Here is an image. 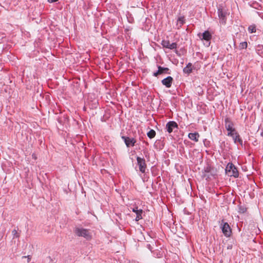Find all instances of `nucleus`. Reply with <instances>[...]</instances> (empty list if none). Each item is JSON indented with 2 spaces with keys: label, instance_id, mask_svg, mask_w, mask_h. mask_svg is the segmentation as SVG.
Instances as JSON below:
<instances>
[{
  "label": "nucleus",
  "instance_id": "f257e3e1",
  "mask_svg": "<svg viewBox=\"0 0 263 263\" xmlns=\"http://www.w3.org/2000/svg\"><path fill=\"white\" fill-rule=\"evenodd\" d=\"M226 174L230 177H234V178H238L239 176V173L237 167L232 163L229 162L225 169Z\"/></svg>",
  "mask_w": 263,
  "mask_h": 263
},
{
  "label": "nucleus",
  "instance_id": "f03ea898",
  "mask_svg": "<svg viewBox=\"0 0 263 263\" xmlns=\"http://www.w3.org/2000/svg\"><path fill=\"white\" fill-rule=\"evenodd\" d=\"M198 35L202 41H205V42H204V45L205 46H210L211 40L212 39V34L208 30L205 31L202 33H199Z\"/></svg>",
  "mask_w": 263,
  "mask_h": 263
},
{
  "label": "nucleus",
  "instance_id": "7ed1b4c3",
  "mask_svg": "<svg viewBox=\"0 0 263 263\" xmlns=\"http://www.w3.org/2000/svg\"><path fill=\"white\" fill-rule=\"evenodd\" d=\"M74 232L78 236L83 237L87 240L91 239V234L87 229L77 228L75 229Z\"/></svg>",
  "mask_w": 263,
  "mask_h": 263
},
{
  "label": "nucleus",
  "instance_id": "20e7f679",
  "mask_svg": "<svg viewBox=\"0 0 263 263\" xmlns=\"http://www.w3.org/2000/svg\"><path fill=\"white\" fill-rule=\"evenodd\" d=\"M220 228L223 234L226 237H228L231 236L232 230L228 222H224L223 220H222L221 221Z\"/></svg>",
  "mask_w": 263,
  "mask_h": 263
},
{
  "label": "nucleus",
  "instance_id": "39448f33",
  "mask_svg": "<svg viewBox=\"0 0 263 263\" xmlns=\"http://www.w3.org/2000/svg\"><path fill=\"white\" fill-rule=\"evenodd\" d=\"M136 159L140 172L142 173H145L147 167L145 159L137 156Z\"/></svg>",
  "mask_w": 263,
  "mask_h": 263
},
{
  "label": "nucleus",
  "instance_id": "423d86ee",
  "mask_svg": "<svg viewBox=\"0 0 263 263\" xmlns=\"http://www.w3.org/2000/svg\"><path fill=\"white\" fill-rule=\"evenodd\" d=\"M217 13L220 19V22L222 24H226V16L227 14L226 10L224 9L221 6H219L218 8Z\"/></svg>",
  "mask_w": 263,
  "mask_h": 263
},
{
  "label": "nucleus",
  "instance_id": "0eeeda50",
  "mask_svg": "<svg viewBox=\"0 0 263 263\" xmlns=\"http://www.w3.org/2000/svg\"><path fill=\"white\" fill-rule=\"evenodd\" d=\"M204 171L205 173L203 175V177L205 178L206 180L210 179L211 176H214L215 175L214 168L210 165H208L206 167H204Z\"/></svg>",
  "mask_w": 263,
  "mask_h": 263
},
{
  "label": "nucleus",
  "instance_id": "6e6552de",
  "mask_svg": "<svg viewBox=\"0 0 263 263\" xmlns=\"http://www.w3.org/2000/svg\"><path fill=\"white\" fill-rule=\"evenodd\" d=\"M121 138L124 140L125 145L127 147L134 146L136 143V140L134 138H130L126 136H122Z\"/></svg>",
  "mask_w": 263,
  "mask_h": 263
},
{
  "label": "nucleus",
  "instance_id": "1a4fd4ad",
  "mask_svg": "<svg viewBox=\"0 0 263 263\" xmlns=\"http://www.w3.org/2000/svg\"><path fill=\"white\" fill-rule=\"evenodd\" d=\"M161 45L164 48L170 49H175L177 48V44L176 43H171L168 40H163L162 41Z\"/></svg>",
  "mask_w": 263,
  "mask_h": 263
},
{
  "label": "nucleus",
  "instance_id": "9d476101",
  "mask_svg": "<svg viewBox=\"0 0 263 263\" xmlns=\"http://www.w3.org/2000/svg\"><path fill=\"white\" fill-rule=\"evenodd\" d=\"M165 128L168 133H171L174 128H178V125L176 122L171 121L166 123Z\"/></svg>",
  "mask_w": 263,
  "mask_h": 263
},
{
  "label": "nucleus",
  "instance_id": "9b49d317",
  "mask_svg": "<svg viewBox=\"0 0 263 263\" xmlns=\"http://www.w3.org/2000/svg\"><path fill=\"white\" fill-rule=\"evenodd\" d=\"M225 127L228 131H235V129L233 128L234 124L231 121V119L229 118H226L224 119Z\"/></svg>",
  "mask_w": 263,
  "mask_h": 263
},
{
  "label": "nucleus",
  "instance_id": "f8f14e48",
  "mask_svg": "<svg viewBox=\"0 0 263 263\" xmlns=\"http://www.w3.org/2000/svg\"><path fill=\"white\" fill-rule=\"evenodd\" d=\"M173 79L171 76H168L161 81L162 84L166 88H170L172 85Z\"/></svg>",
  "mask_w": 263,
  "mask_h": 263
},
{
  "label": "nucleus",
  "instance_id": "ddd939ff",
  "mask_svg": "<svg viewBox=\"0 0 263 263\" xmlns=\"http://www.w3.org/2000/svg\"><path fill=\"white\" fill-rule=\"evenodd\" d=\"M133 212L135 213L136 214V217L135 220L138 221L139 220L142 219V214L143 213V210L141 209L138 210V207H135L132 210Z\"/></svg>",
  "mask_w": 263,
  "mask_h": 263
},
{
  "label": "nucleus",
  "instance_id": "4468645a",
  "mask_svg": "<svg viewBox=\"0 0 263 263\" xmlns=\"http://www.w3.org/2000/svg\"><path fill=\"white\" fill-rule=\"evenodd\" d=\"M199 134L195 132L194 133H190L188 135V137L192 140L194 141L195 142H198L199 138Z\"/></svg>",
  "mask_w": 263,
  "mask_h": 263
},
{
  "label": "nucleus",
  "instance_id": "2eb2a0df",
  "mask_svg": "<svg viewBox=\"0 0 263 263\" xmlns=\"http://www.w3.org/2000/svg\"><path fill=\"white\" fill-rule=\"evenodd\" d=\"M193 71L192 64L191 63H189L183 69V72L184 73L189 74Z\"/></svg>",
  "mask_w": 263,
  "mask_h": 263
},
{
  "label": "nucleus",
  "instance_id": "dca6fc26",
  "mask_svg": "<svg viewBox=\"0 0 263 263\" xmlns=\"http://www.w3.org/2000/svg\"><path fill=\"white\" fill-rule=\"evenodd\" d=\"M233 139L235 143L238 142L241 145V146H242V140L241 139L239 134L237 132H235V136L233 138Z\"/></svg>",
  "mask_w": 263,
  "mask_h": 263
},
{
  "label": "nucleus",
  "instance_id": "f3484780",
  "mask_svg": "<svg viewBox=\"0 0 263 263\" xmlns=\"http://www.w3.org/2000/svg\"><path fill=\"white\" fill-rule=\"evenodd\" d=\"M158 69L160 70L161 74L162 73H168L170 74V72L168 71H170V69L168 68L167 67H162L161 66H158Z\"/></svg>",
  "mask_w": 263,
  "mask_h": 263
},
{
  "label": "nucleus",
  "instance_id": "a211bd4d",
  "mask_svg": "<svg viewBox=\"0 0 263 263\" xmlns=\"http://www.w3.org/2000/svg\"><path fill=\"white\" fill-rule=\"evenodd\" d=\"M248 31L250 33L256 32V27L254 24H252L249 26L248 27Z\"/></svg>",
  "mask_w": 263,
  "mask_h": 263
},
{
  "label": "nucleus",
  "instance_id": "6ab92c4d",
  "mask_svg": "<svg viewBox=\"0 0 263 263\" xmlns=\"http://www.w3.org/2000/svg\"><path fill=\"white\" fill-rule=\"evenodd\" d=\"M147 137L150 138L152 139L154 138L156 136V132L154 129H151L147 133Z\"/></svg>",
  "mask_w": 263,
  "mask_h": 263
},
{
  "label": "nucleus",
  "instance_id": "aec40b11",
  "mask_svg": "<svg viewBox=\"0 0 263 263\" xmlns=\"http://www.w3.org/2000/svg\"><path fill=\"white\" fill-rule=\"evenodd\" d=\"M256 51L257 53L261 56L263 57V46L262 45H258L256 48Z\"/></svg>",
  "mask_w": 263,
  "mask_h": 263
},
{
  "label": "nucleus",
  "instance_id": "412c9836",
  "mask_svg": "<svg viewBox=\"0 0 263 263\" xmlns=\"http://www.w3.org/2000/svg\"><path fill=\"white\" fill-rule=\"evenodd\" d=\"M178 24H179V27H181L185 23V19L184 16H180L178 18Z\"/></svg>",
  "mask_w": 263,
  "mask_h": 263
},
{
  "label": "nucleus",
  "instance_id": "4be33fe9",
  "mask_svg": "<svg viewBox=\"0 0 263 263\" xmlns=\"http://www.w3.org/2000/svg\"><path fill=\"white\" fill-rule=\"evenodd\" d=\"M248 46V43L247 42H243L239 44V49H246Z\"/></svg>",
  "mask_w": 263,
  "mask_h": 263
},
{
  "label": "nucleus",
  "instance_id": "5701e85b",
  "mask_svg": "<svg viewBox=\"0 0 263 263\" xmlns=\"http://www.w3.org/2000/svg\"><path fill=\"white\" fill-rule=\"evenodd\" d=\"M235 132H236V130L235 131H230L228 133V136H230V137H232V138H233L235 136Z\"/></svg>",
  "mask_w": 263,
  "mask_h": 263
},
{
  "label": "nucleus",
  "instance_id": "b1692460",
  "mask_svg": "<svg viewBox=\"0 0 263 263\" xmlns=\"http://www.w3.org/2000/svg\"><path fill=\"white\" fill-rule=\"evenodd\" d=\"M12 232L14 237H19V235H18L17 231L16 230H13Z\"/></svg>",
  "mask_w": 263,
  "mask_h": 263
},
{
  "label": "nucleus",
  "instance_id": "393cba45",
  "mask_svg": "<svg viewBox=\"0 0 263 263\" xmlns=\"http://www.w3.org/2000/svg\"><path fill=\"white\" fill-rule=\"evenodd\" d=\"M161 74L160 70L158 69V70L153 73L154 77H158L159 75Z\"/></svg>",
  "mask_w": 263,
  "mask_h": 263
},
{
  "label": "nucleus",
  "instance_id": "a878e982",
  "mask_svg": "<svg viewBox=\"0 0 263 263\" xmlns=\"http://www.w3.org/2000/svg\"><path fill=\"white\" fill-rule=\"evenodd\" d=\"M246 211V209L242 207L239 208V212L241 213H244Z\"/></svg>",
  "mask_w": 263,
  "mask_h": 263
},
{
  "label": "nucleus",
  "instance_id": "bb28decb",
  "mask_svg": "<svg viewBox=\"0 0 263 263\" xmlns=\"http://www.w3.org/2000/svg\"><path fill=\"white\" fill-rule=\"evenodd\" d=\"M227 248V249L231 250L233 248V245L232 244H229V245H228Z\"/></svg>",
  "mask_w": 263,
  "mask_h": 263
},
{
  "label": "nucleus",
  "instance_id": "cd10ccee",
  "mask_svg": "<svg viewBox=\"0 0 263 263\" xmlns=\"http://www.w3.org/2000/svg\"><path fill=\"white\" fill-rule=\"evenodd\" d=\"M147 248L151 251L152 252V247H151L150 244L147 245Z\"/></svg>",
  "mask_w": 263,
  "mask_h": 263
},
{
  "label": "nucleus",
  "instance_id": "c85d7f7f",
  "mask_svg": "<svg viewBox=\"0 0 263 263\" xmlns=\"http://www.w3.org/2000/svg\"><path fill=\"white\" fill-rule=\"evenodd\" d=\"M57 1H58V0H48V2L50 3L57 2Z\"/></svg>",
  "mask_w": 263,
  "mask_h": 263
},
{
  "label": "nucleus",
  "instance_id": "c756f323",
  "mask_svg": "<svg viewBox=\"0 0 263 263\" xmlns=\"http://www.w3.org/2000/svg\"><path fill=\"white\" fill-rule=\"evenodd\" d=\"M260 135L263 137V131L260 133Z\"/></svg>",
  "mask_w": 263,
  "mask_h": 263
}]
</instances>
